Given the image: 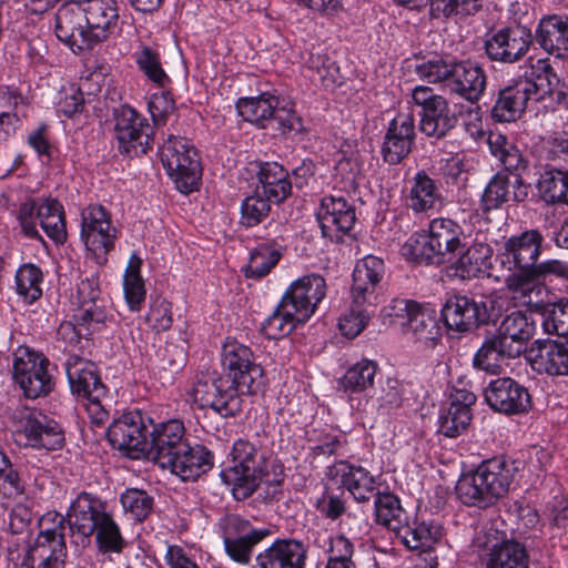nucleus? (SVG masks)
Segmentation results:
<instances>
[{
	"instance_id": "nucleus-1",
	"label": "nucleus",
	"mask_w": 568,
	"mask_h": 568,
	"mask_svg": "<svg viewBox=\"0 0 568 568\" xmlns=\"http://www.w3.org/2000/svg\"><path fill=\"white\" fill-rule=\"evenodd\" d=\"M146 457L182 480H194L212 466V455L202 445L192 446L179 419L153 425Z\"/></svg>"
},
{
	"instance_id": "nucleus-2",
	"label": "nucleus",
	"mask_w": 568,
	"mask_h": 568,
	"mask_svg": "<svg viewBox=\"0 0 568 568\" xmlns=\"http://www.w3.org/2000/svg\"><path fill=\"white\" fill-rule=\"evenodd\" d=\"M568 95V82L561 81L554 72L548 59H538L530 64V73L501 89L491 109L497 122H513L520 118L532 101L550 98L564 104Z\"/></svg>"
},
{
	"instance_id": "nucleus-3",
	"label": "nucleus",
	"mask_w": 568,
	"mask_h": 568,
	"mask_svg": "<svg viewBox=\"0 0 568 568\" xmlns=\"http://www.w3.org/2000/svg\"><path fill=\"white\" fill-rule=\"evenodd\" d=\"M542 241L537 230L525 231L507 239L498 254L501 267L507 271L503 276L504 284L516 305L539 308L537 298L542 287L534 281L532 270Z\"/></svg>"
},
{
	"instance_id": "nucleus-4",
	"label": "nucleus",
	"mask_w": 568,
	"mask_h": 568,
	"mask_svg": "<svg viewBox=\"0 0 568 568\" xmlns=\"http://www.w3.org/2000/svg\"><path fill=\"white\" fill-rule=\"evenodd\" d=\"M516 473L517 467L511 460H485L473 474L459 478L456 485L457 497L468 506L488 507L509 491Z\"/></svg>"
},
{
	"instance_id": "nucleus-5",
	"label": "nucleus",
	"mask_w": 568,
	"mask_h": 568,
	"mask_svg": "<svg viewBox=\"0 0 568 568\" xmlns=\"http://www.w3.org/2000/svg\"><path fill=\"white\" fill-rule=\"evenodd\" d=\"M12 376L29 399L45 397L55 386L53 365L28 346H19L13 353Z\"/></svg>"
},
{
	"instance_id": "nucleus-6",
	"label": "nucleus",
	"mask_w": 568,
	"mask_h": 568,
	"mask_svg": "<svg viewBox=\"0 0 568 568\" xmlns=\"http://www.w3.org/2000/svg\"><path fill=\"white\" fill-rule=\"evenodd\" d=\"M224 383L234 389L240 398L255 394L262 386L263 369L255 363L252 351L235 341L226 342L222 349Z\"/></svg>"
},
{
	"instance_id": "nucleus-7",
	"label": "nucleus",
	"mask_w": 568,
	"mask_h": 568,
	"mask_svg": "<svg viewBox=\"0 0 568 568\" xmlns=\"http://www.w3.org/2000/svg\"><path fill=\"white\" fill-rule=\"evenodd\" d=\"M161 161L180 192L189 194L197 189L202 176L200 158L185 138L170 135L161 148Z\"/></svg>"
},
{
	"instance_id": "nucleus-8",
	"label": "nucleus",
	"mask_w": 568,
	"mask_h": 568,
	"mask_svg": "<svg viewBox=\"0 0 568 568\" xmlns=\"http://www.w3.org/2000/svg\"><path fill=\"white\" fill-rule=\"evenodd\" d=\"M50 517L49 514L41 519V529L22 561L26 568H65L67 566L69 552L64 518L55 514L52 516L53 526L44 528L43 525Z\"/></svg>"
},
{
	"instance_id": "nucleus-9",
	"label": "nucleus",
	"mask_w": 568,
	"mask_h": 568,
	"mask_svg": "<svg viewBox=\"0 0 568 568\" xmlns=\"http://www.w3.org/2000/svg\"><path fill=\"white\" fill-rule=\"evenodd\" d=\"M233 465L223 470L226 484L232 486L235 499L248 498L258 487L264 475L263 459L253 444L239 439L233 444Z\"/></svg>"
},
{
	"instance_id": "nucleus-10",
	"label": "nucleus",
	"mask_w": 568,
	"mask_h": 568,
	"mask_svg": "<svg viewBox=\"0 0 568 568\" xmlns=\"http://www.w3.org/2000/svg\"><path fill=\"white\" fill-rule=\"evenodd\" d=\"M10 419L17 436L24 439L23 446L47 450L62 447L64 436L61 427L40 412L21 406L12 412Z\"/></svg>"
},
{
	"instance_id": "nucleus-11",
	"label": "nucleus",
	"mask_w": 568,
	"mask_h": 568,
	"mask_svg": "<svg viewBox=\"0 0 568 568\" xmlns=\"http://www.w3.org/2000/svg\"><path fill=\"white\" fill-rule=\"evenodd\" d=\"M81 240L92 253L97 263L104 264L113 250L118 230L112 223L110 212L101 204H91L81 213Z\"/></svg>"
},
{
	"instance_id": "nucleus-12",
	"label": "nucleus",
	"mask_w": 568,
	"mask_h": 568,
	"mask_svg": "<svg viewBox=\"0 0 568 568\" xmlns=\"http://www.w3.org/2000/svg\"><path fill=\"white\" fill-rule=\"evenodd\" d=\"M219 526L225 552L241 565L250 564L254 547L268 535L267 529H256L248 520L235 514L224 516Z\"/></svg>"
},
{
	"instance_id": "nucleus-13",
	"label": "nucleus",
	"mask_w": 568,
	"mask_h": 568,
	"mask_svg": "<svg viewBox=\"0 0 568 568\" xmlns=\"http://www.w3.org/2000/svg\"><path fill=\"white\" fill-rule=\"evenodd\" d=\"M414 103L422 108L419 129L430 138H444L457 123L447 100L426 85H417L412 91Z\"/></svg>"
},
{
	"instance_id": "nucleus-14",
	"label": "nucleus",
	"mask_w": 568,
	"mask_h": 568,
	"mask_svg": "<svg viewBox=\"0 0 568 568\" xmlns=\"http://www.w3.org/2000/svg\"><path fill=\"white\" fill-rule=\"evenodd\" d=\"M65 372L72 393L87 398L90 402L88 409L94 414V420L102 423L108 417L100 404L105 390L94 364L78 355H70L65 362Z\"/></svg>"
},
{
	"instance_id": "nucleus-15",
	"label": "nucleus",
	"mask_w": 568,
	"mask_h": 568,
	"mask_svg": "<svg viewBox=\"0 0 568 568\" xmlns=\"http://www.w3.org/2000/svg\"><path fill=\"white\" fill-rule=\"evenodd\" d=\"M187 396L200 408H211L222 417H233L242 409V398L221 376L199 379L187 390Z\"/></svg>"
},
{
	"instance_id": "nucleus-16",
	"label": "nucleus",
	"mask_w": 568,
	"mask_h": 568,
	"mask_svg": "<svg viewBox=\"0 0 568 568\" xmlns=\"http://www.w3.org/2000/svg\"><path fill=\"white\" fill-rule=\"evenodd\" d=\"M531 43L530 30L513 24L489 33L485 40V52L491 61L515 63L527 54Z\"/></svg>"
},
{
	"instance_id": "nucleus-17",
	"label": "nucleus",
	"mask_w": 568,
	"mask_h": 568,
	"mask_svg": "<svg viewBox=\"0 0 568 568\" xmlns=\"http://www.w3.org/2000/svg\"><path fill=\"white\" fill-rule=\"evenodd\" d=\"M115 136L119 149L126 154H144L152 145L153 129L149 121L129 105L115 113Z\"/></svg>"
},
{
	"instance_id": "nucleus-18",
	"label": "nucleus",
	"mask_w": 568,
	"mask_h": 568,
	"mask_svg": "<svg viewBox=\"0 0 568 568\" xmlns=\"http://www.w3.org/2000/svg\"><path fill=\"white\" fill-rule=\"evenodd\" d=\"M150 432L140 414H124L108 428L111 445L125 452L131 458H140L148 453Z\"/></svg>"
},
{
	"instance_id": "nucleus-19",
	"label": "nucleus",
	"mask_w": 568,
	"mask_h": 568,
	"mask_svg": "<svg viewBox=\"0 0 568 568\" xmlns=\"http://www.w3.org/2000/svg\"><path fill=\"white\" fill-rule=\"evenodd\" d=\"M484 396L491 409L505 415L524 414L531 407L528 389L510 377L493 379L485 388Z\"/></svg>"
},
{
	"instance_id": "nucleus-20",
	"label": "nucleus",
	"mask_w": 568,
	"mask_h": 568,
	"mask_svg": "<svg viewBox=\"0 0 568 568\" xmlns=\"http://www.w3.org/2000/svg\"><path fill=\"white\" fill-rule=\"evenodd\" d=\"M465 248L463 227L452 219L436 217L428 226V250L435 265L452 262Z\"/></svg>"
},
{
	"instance_id": "nucleus-21",
	"label": "nucleus",
	"mask_w": 568,
	"mask_h": 568,
	"mask_svg": "<svg viewBox=\"0 0 568 568\" xmlns=\"http://www.w3.org/2000/svg\"><path fill=\"white\" fill-rule=\"evenodd\" d=\"M487 142L490 153L498 159L505 171L514 174L513 200L516 202L524 201L528 195V191L521 175L528 170V160L521 151L500 132H490Z\"/></svg>"
},
{
	"instance_id": "nucleus-22",
	"label": "nucleus",
	"mask_w": 568,
	"mask_h": 568,
	"mask_svg": "<svg viewBox=\"0 0 568 568\" xmlns=\"http://www.w3.org/2000/svg\"><path fill=\"white\" fill-rule=\"evenodd\" d=\"M84 14L80 0L63 3L55 13L54 31L58 39L73 52H81L93 47L89 39Z\"/></svg>"
},
{
	"instance_id": "nucleus-23",
	"label": "nucleus",
	"mask_w": 568,
	"mask_h": 568,
	"mask_svg": "<svg viewBox=\"0 0 568 568\" xmlns=\"http://www.w3.org/2000/svg\"><path fill=\"white\" fill-rule=\"evenodd\" d=\"M326 295V282L318 274L305 275L293 282L282 300L305 322L315 313Z\"/></svg>"
},
{
	"instance_id": "nucleus-24",
	"label": "nucleus",
	"mask_w": 568,
	"mask_h": 568,
	"mask_svg": "<svg viewBox=\"0 0 568 568\" xmlns=\"http://www.w3.org/2000/svg\"><path fill=\"white\" fill-rule=\"evenodd\" d=\"M89 39L93 45L113 34L119 22L116 0H80Z\"/></svg>"
},
{
	"instance_id": "nucleus-25",
	"label": "nucleus",
	"mask_w": 568,
	"mask_h": 568,
	"mask_svg": "<svg viewBox=\"0 0 568 568\" xmlns=\"http://www.w3.org/2000/svg\"><path fill=\"white\" fill-rule=\"evenodd\" d=\"M534 371L550 376L568 375V338L564 341L537 339L528 352Z\"/></svg>"
},
{
	"instance_id": "nucleus-26",
	"label": "nucleus",
	"mask_w": 568,
	"mask_h": 568,
	"mask_svg": "<svg viewBox=\"0 0 568 568\" xmlns=\"http://www.w3.org/2000/svg\"><path fill=\"white\" fill-rule=\"evenodd\" d=\"M415 139V121L409 113L395 116L387 129L382 145V155L389 164L400 163L412 151Z\"/></svg>"
},
{
	"instance_id": "nucleus-27",
	"label": "nucleus",
	"mask_w": 568,
	"mask_h": 568,
	"mask_svg": "<svg viewBox=\"0 0 568 568\" xmlns=\"http://www.w3.org/2000/svg\"><path fill=\"white\" fill-rule=\"evenodd\" d=\"M317 220L324 236L333 239L336 232H349L355 222V207L342 195L324 196L317 211Z\"/></svg>"
},
{
	"instance_id": "nucleus-28",
	"label": "nucleus",
	"mask_w": 568,
	"mask_h": 568,
	"mask_svg": "<svg viewBox=\"0 0 568 568\" xmlns=\"http://www.w3.org/2000/svg\"><path fill=\"white\" fill-rule=\"evenodd\" d=\"M110 515L102 500L91 494L81 493L71 504L68 523L71 530L90 537L97 531V526Z\"/></svg>"
},
{
	"instance_id": "nucleus-29",
	"label": "nucleus",
	"mask_w": 568,
	"mask_h": 568,
	"mask_svg": "<svg viewBox=\"0 0 568 568\" xmlns=\"http://www.w3.org/2000/svg\"><path fill=\"white\" fill-rule=\"evenodd\" d=\"M442 315L448 328L468 332L485 322L486 306L470 297L455 295L446 301Z\"/></svg>"
},
{
	"instance_id": "nucleus-30",
	"label": "nucleus",
	"mask_w": 568,
	"mask_h": 568,
	"mask_svg": "<svg viewBox=\"0 0 568 568\" xmlns=\"http://www.w3.org/2000/svg\"><path fill=\"white\" fill-rule=\"evenodd\" d=\"M307 547L296 539H277L256 557L258 568H305Z\"/></svg>"
},
{
	"instance_id": "nucleus-31",
	"label": "nucleus",
	"mask_w": 568,
	"mask_h": 568,
	"mask_svg": "<svg viewBox=\"0 0 568 568\" xmlns=\"http://www.w3.org/2000/svg\"><path fill=\"white\" fill-rule=\"evenodd\" d=\"M535 324L525 313L514 311L506 315L495 335L516 357L526 352L528 341L534 336Z\"/></svg>"
},
{
	"instance_id": "nucleus-32",
	"label": "nucleus",
	"mask_w": 568,
	"mask_h": 568,
	"mask_svg": "<svg viewBox=\"0 0 568 568\" xmlns=\"http://www.w3.org/2000/svg\"><path fill=\"white\" fill-rule=\"evenodd\" d=\"M331 475L357 501H366L376 494L374 476L362 466L338 462L332 467Z\"/></svg>"
},
{
	"instance_id": "nucleus-33",
	"label": "nucleus",
	"mask_w": 568,
	"mask_h": 568,
	"mask_svg": "<svg viewBox=\"0 0 568 568\" xmlns=\"http://www.w3.org/2000/svg\"><path fill=\"white\" fill-rule=\"evenodd\" d=\"M405 203L415 213H427L443 204L442 192L425 170L417 171L408 181Z\"/></svg>"
},
{
	"instance_id": "nucleus-34",
	"label": "nucleus",
	"mask_w": 568,
	"mask_h": 568,
	"mask_svg": "<svg viewBox=\"0 0 568 568\" xmlns=\"http://www.w3.org/2000/svg\"><path fill=\"white\" fill-rule=\"evenodd\" d=\"M458 257L452 261V268L455 275L463 280L490 276L488 272L491 266L493 248L489 244L474 242L470 246L457 253Z\"/></svg>"
},
{
	"instance_id": "nucleus-35",
	"label": "nucleus",
	"mask_w": 568,
	"mask_h": 568,
	"mask_svg": "<svg viewBox=\"0 0 568 568\" xmlns=\"http://www.w3.org/2000/svg\"><path fill=\"white\" fill-rule=\"evenodd\" d=\"M476 403L474 393L458 389L452 395L446 413L439 417V430L446 437H456L468 427L471 420L470 407Z\"/></svg>"
},
{
	"instance_id": "nucleus-36",
	"label": "nucleus",
	"mask_w": 568,
	"mask_h": 568,
	"mask_svg": "<svg viewBox=\"0 0 568 568\" xmlns=\"http://www.w3.org/2000/svg\"><path fill=\"white\" fill-rule=\"evenodd\" d=\"M382 258L368 255L358 261L353 272L352 295L354 304H364L375 293L377 284L384 276Z\"/></svg>"
},
{
	"instance_id": "nucleus-37",
	"label": "nucleus",
	"mask_w": 568,
	"mask_h": 568,
	"mask_svg": "<svg viewBox=\"0 0 568 568\" xmlns=\"http://www.w3.org/2000/svg\"><path fill=\"white\" fill-rule=\"evenodd\" d=\"M449 90L474 103L480 99L486 88L484 70L469 61L456 62L450 78Z\"/></svg>"
},
{
	"instance_id": "nucleus-38",
	"label": "nucleus",
	"mask_w": 568,
	"mask_h": 568,
	"mask_svg": "<svg viewBox=\"0 0 568 568\" xmlns=\"http://www.w3.org/2000/svg\"><path fill=\"white\" fill-rule=\"evenodd\" d=\"M537 43L557 58L568 53V17L552 14L542 18L536 30Z\"/></svg>"
},
{
	"instance_id": "nucleus-39",
	"label": "nucleus",
	"mask_w": 568,
	"mask_h": 568,
	"mask_svg": "<svg viewBox=\"0 0 568 568\" xmlns=\"http://www.w3.org/2000/svg\"><path fill=\"white\" fill-rule=\"evenodd\" d=\"M395 307L405 311L407 327L419 341H434L438 335V325L435 311L424 307L413 301H397Z\"/></svg>"
},
{
	"instance_id": "nucleus-40",
	"label": "nucleus",
	"mask_w": 568,
	"mask_h": 568,
	"mask_svg": "<svg viewBox=\"0 0 568 568\" xmlns=\"http://www.w3.org/2000/svg\"><path fill=\"white\" fill-rule=\"evenodd\" d=\"M395 534L407 548L428 550L442 537V528L433 521L406 519Z\"/></svg>"
},
{
	"instance_id": "nucleus-41",
	"label": "nucleus",
	"mask_w": 568,
	"mask_h": 568,
	"mask_svg": "<svg viewBox=\"0 0 568 568\" xmlns=\"http://www.w3.org/2000/svg\"><path fill=\"white\" fill-rule=\"evenodd\" d=\"M261 193L274 203L284 201L292 190L287 172L276 162H266L258 171Z\"/></svg>"
},
{
	"instance_id": "nucleus-42",
	"label": "nucleus",
	"mask_w": 568,
	"mask_h": 568,
	"mask_svg": "<svg viewBox=\"0 0 568 568\" xmlns=\"http://www.w3.org/2000/svg\"><path fill=\"white\" fill-rule=\"evenodd\" d=\"M494 334L487 337L473 358V365L489 374H499L506 359L517 358Z\"/></svg>"
},
{
	"instance_id": "nucleus-43",
	"label": "nucleus",
	"mask_w": 568,
	"mask_h": 568,
	"mask_svg": "<svg viewBox=\"0 0 568 568\" xmlns=\"http://www.w3.org/2000/svg\"><path fill=\"white\" fill-rule=\"evenodd\" d=\"M277 104V98L263 93L260 97L240 99L236 102V110L244 121L265 129L268 128Z\"/></svg>"
},
{
	"instance_id": "nucleus-44",
	"label": "nucleus",
	"mask_w": 568,
	"mask_h": 568,
	"mask_svg": "<svg viewBox=\"0 0 568 568\" xmlns=\"http://www.w3.org/2000/svg\"><path fill=\"white\" fill-rule=\"evenodd\" d=\"M37 217L44 233L55 243H64L67 229L63 206L53 199L38 201Z\"/></svg>"
},
{
	"instance_id": "nucleus-45",
	"label": "nucleus",
	"mask_w": 568,
	"mask_h": 568,
	"mask_svg": "<svg viewBox=\"0 0 568 568\" xmlns=\"http://www.w3.org/2000/svg\"><path fill=\"white\" fill-rule=\"evenodd\" d=\"M486 568H528L527 550L514 540L494 545L488 552Z\"/></svg>"
},
{
	"instance_id": "nucleus-46",
	"label": "nucleus",
	"mask_w": 568,
	"mask_h": 568,
	"mask_svg": "<svg viewBox=\"0 0 568 568\" xmlns=\"http://www.w3.org/2000/svg\"><path fill=\"white\" fill-rule=\"evenodd\" d=\"M281 255V246L275 242L258 244L251 251L250 260L245 268L246 277L258 280L267 275L278 263Z\"/></svg>"
},
{
	"instance_id": "nucleus-47",
	"label": "nucleus",
	"mask_w": 568,
	"mask_h": 568,
	"mask_svg": "<svg viewBox=\"0 0 568 568\" xmlns=\"http://www.w3.org/2000/svg\"><path fill=\"white\" fill-rule=\"evenodd\" d=\"M141 265L142 260L136 254H132L123 275L124 297L129 308L133 312L140 311L146 294L141 276Z\"/></svg>"
},
{
	"instance_id": "nucleus-48",
	"label": "nucleus",
	"mask_w": 568,
	"mask_h": 568,
	"mask_svg": "<svg viewBox=\"0 0 568 568\" xmlns=\"http://www.w3.org/2000/svg\"><path fill=\"white\" fill-rule=\"evenodd\" d=\"M288 305L281 300L275 311L262 324V331L267 338L277 339L292 333L298 324L305 323Z\"/></svg>"
},
{
	"instance_id": "nucleus-49",
	"label": "nucleus",
	"mask_w": 568,
	"mask_h": 568,
	"mask_svg": "<svg viewBox=\"0 0 568 568\" xmlns=\"http://www.w3.org/2000/svg\"><path fill=\"white\" fill-rule=\"evenodd\" d=\"M375 515L378 524L397 531L406 521V511L400 506L399 499L390 493H376Z\"/></svg>"
},
{
	"instance_id": "nucleus-50",
	"label": "nucleus",
	"mask_w": 568,
	"mask_h": 568,
	"mask_svg": "<svg viewBox=\"0 0 568 568\" xmlns=\"http://www.w3.org/2000/svg\"><path fill=\"white\" fill-rule=\"evenodd\" d=\"M378 366L374 361L362 359L349 367L341 379L345 392L359 393L374 385Z\"/></svg>"
},
{
	"instance_id": "nucleus-51",
	"label": "nucleus",
	"mask_w": 568,
	"mask_h": 568,
	"mask_svg": "<svg viewBox=\"0 0 568 568\" xmlns=\"http://www.w3.org/2000/svg\"><path fill=\"white\" fill-rule=\"evenodd\" d=\"M541 197L551 204L568 205V172L560 170L546 171L539 180Z\"/></svg>"
},
{
	"instance_id": "nucleus-52",
	"label": "nucleus",
	"mask_w": 568,
	"mask_h": 568,
	"mask_svg": "<svg viewBox=\"0 0 568 568\" xmlns=\"http://www.w3.org/2000/svg\"><path fill=\"white\" fill-rule=\"evenodd\" d=\"M42 272L33 264H24L16 273V292L26 302L33 303L42 295Z\"/></svg>"
},
{
	"instance_id": "nucleus-53",
	"label": "nucleus",
	"mask_w": 568,
	"mask_h": 568,
	"mask_svg": "<svg viewBox=\"0 0 568 568\" xmlns=\"http://www.w3.org/2000/svg\"><path fill=\"white\" fill-rule=\"evenodd\" d=\"M93 535L95 536L97 547L102 554H120L125 546L120 527L112 515L97 526V531Z\"/></svg>"
},
{
	"instance_id": "nucleus-54",
	"label": "nucleus",
	"mask_w": 568,
	"mask_h": 568,
	"mask_svg": "<svg viewBox=\"0 0 568 568\" xmlns=\"http://www.w3.org/2000/svg\"><path fill=\"white\" fill-rule=\"evenodd\" d=\"M135 62L148 79L159 87H165L170 82L161 65L160 54L155 48L141 45L135 53Z\"/></svg>"
},
{
	"instance_id": "nucleus-55",
	"label": "nucleus",
	"mask_w": 568,
	"mask_h": 568,
	"mask_svg": "<svg viewBox=\"0 0 568 568\" xmlns=\"http://www.w3.org/2000/svg\"><path fill=\"white\" fill-rule=\"evenodd\" d=\"M26 486L10 458L0 450V495L6 499H17L24 494Z\"/></svg>"
},
{
	"instance_id": "nucleus-56",
	"label": "nucleus",
	"mask_w": 568,
	"mask_h": 568,
	"mask_svg": "<svg viewBox=\"0 0 568 568\" xmlns=\"http://www.w3.org/2000/svg\"><path fill=\"white\" fill-rule=\"evenodd\" d=\"M510 185L513 186V182L505 173L498 172L495 174L487 184L481 196L484 211L499 209L504 203L513 199L509 191Z\"/></svg>"
},
{
	"instance_id": "nucleus-57",
	"label": "nucleus",
	"mask_w": 568,
	"mask_h": 568,
	"mask_svg": "<svg viewBox=\"0 0 568 568\" xmlns=\"http://www.w3.org/2000/svg\"><path fill=\"white\" fill-rule=\"evenodd\" d=\"M121 504L125 514L132 519L142 521L153 509V498L145 490L129 488L121 495Z\"/></svg>"
},
{
	"instance_id": "nucleus-58",
	"label": "nucleus",
	"mask_w": 568,
	"mask_h": 568,
	"mask_svg": "<svg viewBox=\"0 0 568 568\" xmlns=\"http://www.w3.org/2000/svg\"><path fill=\"white\" fill-rule=\"evenodd\" d=\"M272 202L260 191L254 195L247 196L241 206V223L247 227L261 223L268 215Z\"/></svg>"
},
{
	"instance_id": "nucleus-59",
	"label": "nucleus",
	"mask_w": 568,
	"mask_h": 568,
	"mask_svg": "<svg viewBox=\"0 0 568 568\" xmlns=\"http://www.w3.org/2000/svg\"><path fill=\"white\" fill-rule=\"evenodd\" d=\"M306 63L324 88L332 89L342 83L339 68L326 54L312 52Z\"/></svg>"
},
{
	"instance_id": "nucleus-60",
	"label": "nucleus",
	"mask_w": 568,
	"mask_h": 568,
	"mask_svg": "<svg viewBox=\"0 0 568 568\" xmlns=\"http://www.w3.org/2000/svg\"><path fill=\"white\" fill-rule=\"evenodd\" d=\"M328 552L325 568H357L353 560L354 545L344 535L331 538Z\"/></svg>"
},
{
	"instance_id": "nucleus-61",
	"label": "nucleus",
	"mask_w": 568,
	"mask_h": 568,
	"mask_svg": "<svg viewBox=\"0 0 568 568\" xmlns=\"http://www.w3.org/2000/svg\"><path fill=\"white\" fill-rule=\"evenodd\" d=\"M74 321L80 324V334L89 335L100 331L106 321V312L102 305L89 304L80 305L74 315Z\"/></svg>"
},
{
	"instance_id": "nucleus-62",
	"label": "nucleus",
	"mask_w": 568,
	"mask_h": 568,
	"mask_svg": "<svg viewBox=\"0 0 568 568\" xmlns=\"http://www.w3.org/2000/svg\"><path fill=\"white\" fill-rule=\"evenodd\" d=\"M456 62L434 59L417 65L418 77L429 83L446 82L449 87Z\"/></svg>"
},
{
	"instance_id": "nucleus-63",
	"label": "nucleus",
	"mask_w": 568,
	"mask_h": 568,
	"mask_svg": "<svg viewBox=\"0 0 568 568\" xmlns=\"http://www.w3.org/2000/svg\"><path fill=\"white\" fill-rule=\"evenodd\" d=\"M145 322L155 333L168 331L173 323L171 303L161 296L152 300Z\"/></svg>"
},
{
	"instance_id": "nucleus-64",
	"label": "nucleus",
	"mask_w": 568,
	"mask_h": 568,
	"mask_svg": "<svg viewBox=\"0 0 568 568\" xmlns=\"http://www.w3.org/2000/svg\"><path fill=\"white\" fill-rule=\"evenodd\" d=\"M400 254L408 261L435 264V257L428 250V237L423 234H412L402 245Z\"/></svg>"
}]
</instances>
